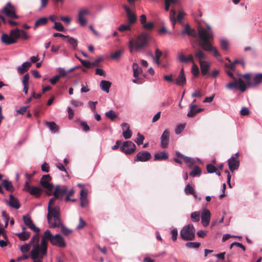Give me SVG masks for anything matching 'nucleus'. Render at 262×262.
Segmentation results:
<instances>
[{"instance_id": "nucleus-55", "label": "nucleus", "mask_w": 262, "mask_h": 262, "mask_svg": "<svg viewBox=\"0 0 262 262\" xmlns=\"http://www.w3.org/2000/svg\"><path fill=\"white\" fill-rule=\"evenodd\" d=\"M122 135L125 139H130L132 136V132L130 129L124 130L122 133Z\"/></svg>"}, {"instance_id": "nucleus-6", "label": "nucleus", "mask_w": 262, "mask_h": 262, "mask_svg": "<svg viewBox=\"0 0 262 262\" xmlns=\"http://www.w3.org/2000/svg\"><path fill=\"white\" fill-rule=\"evenodd\" d=\"M178 59L180 62L182 63H187L188 62H193V65L191 68V73L194 77H198L199 74V69L198 67L194 63L193 57L191 54H189L187 57L182 53H179L178 54Z\"/></svg>"}, {"instance_id": "nucleus-16", "label": "nucleus", "mask_w": 262, "mask_h": 262, "mask_svg": "<svg viewBox=\"0 0 262 262\" xmlns=\"http://www.w3.org/2000/svg\"><path fill=\"white\" fill-rule=\"evenodd\" d=\"M54 222H55V218L51 220V223L50 222H48L50 226L51 227H54V228H58V227H60L61 228V232L62 233L64 234L65 235H69L70 233H72V230L69 229L68 228H67L64 225V224L62 223L61 220V218L60 217V223L59 224L58 226H55L54 225Z\"/></svg>"}, {"instance_id": "nucleus-3", "label": "nucleus", "mask_w": 262, "mask_h": 262, "mask_svg": "<svg viewBox=\"0 0 262 262\" xmlns=\"http://www.w3.org/2000/svg\"><path fill=\"white\" fill-rule=\"evenodd\" d=\"M41 237V243L39 245L42 248L43 254L47 253V241H49L52 245L60 248H64L66 246L63 238L60 234H57L53 235L49 230H46Z\"/></svg>"}, {"instance_id": "nucleus-49", "label": "nucleus", "mask_w": 262, "mask_h": 262, "mask_svg": "<svg viewBox=\"0 0 262 262\" xmlns=\"http://www.w3.org/2000/svg\"><path fill=\"white\" fill-rule=\"evenodd\" d=\"M186 15V13L182 10H180L178 12L177 19L179 23L181 24H183L182 20L183 19L184 16Z\"/></svg>"}, {"instance_id": "nucleus-53", "label": "nucleus", "mask_w": 262, "mask_h": 262, "mask_svg": "<svg viewBox=\"0 0 262 262\" xmlns=\"http://www.w3.org/2000/svg\"><path fill=\"white\" fill-rule=\"evenodd\" d=\"M191 219L194 222H197L200 220V213L198 212H193L191 214Z\"/></svg>"}, {"instance_id": "nucleus-47", "label": "nucleus", "mask_w": 262, "mask_h": 262, "mask_svg": "<svg viewBox=\"0 0 262 262\" xmlns=\"http://www.w3.org/2000/svg\"><path fill=\"white\" fill-rule=\"evenodd\" d=\"M53 28L58 31L63 32L65 30V29L62 24L59 22H55Z\"/></svg>"}, {"instance_id": "nucleus-18", "label": "nucleus", "mask_w": 262, "mask_h": 262, "mask_svg": "<svg viewBox=\"0 0 262 262\" xmlns=\"http://www.w3.org/2000/svg\"><path fill=\"white\" fill-rule=\"evenodd\" d=\"M229 168L231 172L237 170L239 166V160L236 159L234 156L231 157L228 160Z\"/></svg>"}, {"instance_id": "nucleus-8", "label": "nucleus", "mask_w": 262, "mask_h": 262, "mask_svg": "<svg viewBox=\"0 0 262 262\" xmlns=\"http://www.w3.org/2000/svg\"><path fill=\"white\" fill-rule=\"evenodd\" d=\"M134 40V48L136 50H139L147 45L148 36L145 33H142L135 38L131 39Z\"/></svg>"}, {"instance_id": "nucleus-26", "label": "nucleus", "mask_w": 262, "mask_h": 262, "mask_svg": "<svg viewBox=\"0 0 262 262\" xmlns=\"http://www.w3.org/2000/svg\"><path fill=\"white\" fill-rule=\"evenodd\" d=\"M202 111V108H197V106L195 104L191 103L190 105V111L187 113V116L188 117H192L196 114L201 112Z\"/></svg>"}, {"instance_id": "nucleus-25", "label": "nucleus", "mask_w": 262, "mask_h": 262, "mask_svg": "<svg viewBox=\"0 0 262 262\" xmlns=\"http://www.w3.org/2000/svg\"><path fill=\"white\" fill-rule=\"evenodd\" d=\"M60 188L64 187L66 189L65 193L63 194V197L64 195H66V197L65 198V201L66 202H68L71 201L72 202H75L76 201V199H71L70 197L73 196L75 193V191L73 189H71L70 190H68V187L66 186H59Z\"/></svg>"}, {"instance_id": "nucleus-56", "label": "nucleus", "mask_w": 262, "mask_h": 262, "mask_svg": "<svg viewBox=\"0 0 262 262\" xmlns=\"http://www.w3.org/2000/svg\"><path fill=\"white\" fill-rule=\"evenodd\" d=\"M80 126L82 128L83 131L88 132L90 130V127L88 125L86 122L84 121H80Z\"/></svg>"}, {"instance_id": "nucleus-39", "label": "nucleus", "mask_w": 262, "mask_h": 262, "mask_svg": "<svg viewBox=\"0 0 262 262\" xmlns=\"http://www.w3.org/2000/svg\"><path fill=\"white\" fill-rule=\"evenodd\" d=\"M262 82V73L256 74L253 78V85L251 86H256Z\"/></svg>"}, {"instance_id": "nucleus-46", "label": "nucleus", "mask_w": 262, "mask_h": 262, "mask_svg": "<svg viewBox=\"0 0 262 262\" xmlns=\"http://www.w3.org/2000/svg\"><path fill=\"white\" fill-rule=\"evenodd\" d=\"M200 246V243L198 242H188L186 244V246L189 248H198Z\"/></svg>"}, {"instance_id": "nucleus-36", "label": "nucleus", "mask_w": 262, "mask_h": 262, "mask_svg": "<svg viewBox=\"0 0 262 262\" xmlns=\"http://www.w3.org/2000/svg\"><path fill=\"white\" fill-rule=\"evenodd\" d=\"M185 192L187 194L192 195L194 198H197V195L195 193V190L189 184H188L186 186Z\"/></svg>"}, {"instance_id": "nucleus-35", "label": "nucleus", "mask_w": 262, "mask_h": 262, "mask_svg": "<svg viewBox=\"0 0 262 262\" xmlns=\"http://www.w3.org/2000/svg\"><path fill=\"white\" fill-rule=\"evenodd\" d=\"M25 229L26 228L23 227V231L21 233L17 234V236H18L19 238L23 241L27 240L31 235L30 232L25 231Z\"/></svg>"}, {"instance_id": "nucleus-31", "label": "nucleus", "mask_w": 262, "mask_h": 262, "mask_svg": "<svg viewBox=\"0 0 262 262\" xmlns=\"http://www.w3.org/2000/svg\"><path fill=\"white\" fill-rule=\"evenodd\" d=\"M195 57L199 60L200 63L201 61H203V59L206 58V54L200 49H198L194 52Z\"/></svg>"}, {"instance_id": "nucleus-7", "label": "nucleus", "mask_w": 262, "mask_h": 262, "mask_svg": "<svg viewBox=\"0 0 262 262\" xmlns=\"http://www.w3.org/2000/svg\"><path fill=\"white\" fill-rule=\"evenodd\" d=\"M180 236L184 241L193 240L195 237V229L192 224L185 226L181 230Z\"/></svg>"}, {"instance_id": "nucleus-58", "label": "nucleus", "mask_w": 262, "mask_h": 262, "mask_svg": "<svg viewBox=\"0 0 262 262\" xmlns=\"http://www.w3.org/2000/svg\"><path fill=\"white\" fill-rule=\"evenodd\" d=\"M30 249V245L29 244H25L20 247V250L23 253H27Z\"/></svg>"}, {"instance_id": "nucleus-24", "label": "nucleus", "mask_w": 262, "mask_h": 262, "mask_svg": "<svg viewBox=\"0 0 262 262\" xmlns=\"http://www.w3.org/2000/svg\"><path fill=\"white\" fill-rule=\"evenodd\" d=\"M181 34L182 35L187 34L188 36H192L193 37H195L196 36V34L195 31L193 29H191L190 28V25L187 24L185 26L184 29L182 30Z\"/></svg>"}, {"instance_id": "nucleus-42", "label": "nucleus", "mask_w": 262, "mask_h": 262, "mask_svg": "<svg viewBox=\"0 0 262 262\" xmlns=\"http://www.w3.org/2000/svg\"><path fill=\"white\" fill-rule=\"evenodd\" d=\"M123 52L124 49L123 48H121L119 50L116 51L114 53L112 54L111 55V57L113 59H117L121 56Z\"/></svg>"}, {"instance_id": "nucleus-57", "label": "nucleus", "mask_w": 262, "mask_h": 262, "mask_svg": "<svg viewBox=\"0 0 262 262\" xmlns=\"http://www.w3.org/2000/svg\"><path fill=\"white\" fill-rule=\"evenodd\" d=\"M206 168L208 172L209 173H213L216 171V168L211 164H207Z\"/></svg>"}, {"instance_id": "nucleus-59", "label": "nucleus", "mask_w": 262, "mask_h": 262, "mask_svg": "<svg viewBox=\"0 0 262 262\" xmlns=\"http://www.w3.org/2000/svg\"><path fill=\"white\" fill-rule=\"evenodd\" d=\"M58 72L59 75H57L59 76L60 78L65 77L69 73V72L66 71L63 68H59Z\"/></svg>"}, {"instance_id": "nucleus-62", "label": "nucleus", "mask_w": 262, "mask_h": 262, "mask_svg": "<svg viewBox=\"0 0 262 262\" xmlns=\"http://www.w3.org/2000/svg\"><path fill=\"white\" fill-rule=\"evenodd\" d=\"M79 223L77 228L78 229H81L86 225V223L81 217L79 218Z\"/></svg>"}, {"instance_id": "nucleus-23", "label": "nucleus", "mask_w": 262, "mask_h": 262, "mask_svg": "<svg viewBox=\"0 0 262 262\" xmlns=\"http://www.w3.org/2000/svg\"><path fill=\"white\" fill-rule=\"evenodd\" d=\"M88 191L86 189H82L80 191V206L81 207H85L88 204L87 199Z\"/></svg>"}, {"instance_id": "nucleus-28", "label": "nucleus", "mask_w": 262, "mask_h": 262, "mask_svg": "<svg viewBox=\"0 0 262 262\" xmlns=\"http://www.w3.org/2000/svg\"><path fill=\"white\" fill-rule=\"evenodd\" d=\"M9 198V206L16 209H19L20 207V205L18 200L16 198H15L12 194H10Z\"/></svg>"}, {"instance_id": "nucleus-29", "label": "nucleus", "mask_w": 262, "mask_h": 262, "mask_svg": "<svg viewBox=\"0 0 262 262\" xmlns=\"http://www.w3.org/2000/svg\"><path fill=\"white\" fill-rule=\"evenodd\" d=\"M200 64L202 74L203 75H207L210 68V64L207 61H201Z\"/></svg>"}, {"instance_id": "nucleus-20", "label": "nucleus", "mask_w": 262, "mask_h": 262, "mask_svg": "<svg viewBox=\"0 0 262 262\" xmlns=\"http://www.w3.org/2000/svg\"><path fill=\"white\" fill-rule=\"evenodd\" d=\"M169 132L168 129H165L161 137V145L163 148H166L169 143Z\"/></svg>"}, {"instance_id": "nucleus-9", "label": "nucleus", "mask_w": 262, "mask_h": 262, "mask_svg": "<svg viewBox=\"0 0 262 262\" xmlns=\"http://www.w3.org/2000/svg\"><path fill=\"white\" fill-rule=\"evenodd\" d=\"M51 179L49 174H46L41 177L40 181V185L47 189V193L49 195L52 194L53 189V185L49 182Z\"/></svg>"}, {"instance_id": "nucleus-11", "label": "nucleus", "mask_w": 262, "mask_h": 262, "mask_svg": "<svg viewBox=\"0 0 262 262\" xmlns=\"http://www.w3.org/2000/svg\"><path fill=\"white\" fill-rule=\"evenodd\" d=\"M136 149L135 144L130 141H127L123 142L120 147V150L126 155H130Z\"/></svg>"}, {"instance_id": "nucleus-50", "label": "nucleus", "mask_w": 262, "mask_h": 262, "mask_svg": "<svg viewBox=\"0 0 262 262\" xmlns=\"http://www.w3.org/2000/svg\"><path fill=\"white\" fill-rule=\"evenodd\" d=\"M220 46L223 50H227L229 47L228 42L225 39H221L220 41Z\"/></svg>"}, {"instance_id": "nucleus-21", "label": "nucleus", "mask_w": 262, "mask_h": 262, "mask_svg": "<svg viewBox=\"0 0 262 262\" xmlns=\"http://www.w3.org/2000/svg\"><path fill=\"white\" fill-rule=\"evenodd\" d=\"M210 212L208 210H205L203 211L201 215L202 223L204 226H207L210 220Z\"/></svg>"}, {"instance_id": "nucleus-2", "label": "nucleus", "mask_w": 262, "mask_h": 262, "mask_svg": "<svg viewBox=\"0 0 262 262\" xmlns=\"http://www.w3.org/2000/svg\"><path fill=\"white\" fill-rule=\"evenodd\" d=\"M207 30L201 27L198 28V36L200 39L199 45L203 50L212 53L215 57H220V54L217 49L212 44L213 34L211 28L207 25Z\"/></svg>"}, {"instance_id": "nucleus-1", "label": "nucleus", "mask_w": 262, "mask_h": 262, "mask_svg": "<svg viewBox=\"0 0 262 262\" xmlns=\"http://www.w3.org/2000/svg\"><path fill=\"white\" fill-rule=\"evenodd\" d=\"M66 189L64 187L60 188L59 185L56 186L54 191L52 192L53 197L52 198L48 203L47 220L51 223V220L55 218L54 225L58 226L60 223V208L55 205L56 199L61 200L63 198V194L65 193Z\"/></svg>"}, {"instance_id": "nucleus-17", "label": "nucleus", "mask_w": 262, "mask_h": 262, "mask_svg": "<svg viewBox=\"0 0 262 262\" xmlns=\"http://www.w3.org/2000/svg\"><path fill=\"white\" fill-rule=\"evenodd\" d=\"M123 8L125 10L128 21L129 24H134L137 21V16L134 12H133L131 9L126 5H124Z\"/></svg>"}, {"instance_id": "nucleus-40", "label": "nucleus", "mask_w": 262, "mask_h": 262, "mask_svg": "<svg viewBox=\"0 0 262 262\" xmlns=\"http://www.w3.org/2000/svg\"><path fill=\"white\" fill-rule=\"evenodd\" d=\"M201 173V169L198 166H195L192 170L190 172L189 175L191 177H194L200 175Z\"/></svg>"}, {"instance_id": "nucleus-61", "label": "nucleus", "mask_w": 262, "mask_h": 262, "mask_svg": "<svg viewBox=\"0 0 262 262\" xmlns=\"http://www.w3.org/2000/svg\"><path fill=\"white\" fill-rule=\"evenodd\" d=\"M250 114L249 109L246 107H243L240 111V114L242 116H248Z\"/></svg>"}, {"instance_id": "nucleus-27", "label": "nucleus", "mask_w": 262, "mask_h": 262, "mask_svg": "<svg viewBox=\"0 0 262 262\" xmlns=\"http://www.w3.org/2000/svg\"><path fill=\"white\" fill-rule=\"evenodd\" d=\"M25 191L29 192L32 195L38 197L40 196L42 190L39 187L31 186L29 189H26Z\"/></svg>"}, {"instance_id": "nucleus-33", "label": "nucleus", "mask_w": 262, "mask_h": 262, "mask_svg": "<svg viewBox=\"0 0 262 262\" xmlns=\"http://www.w3.org/2000/svg\"><path fill=\"white\" fill-rule=\"evenodd\" d=\"M111 82L106 80H102L100 82V86L101 89L106 93H108L111 86Z\"/></svg>"}, {"instance_id": "nucleus-5", "label": "nucleus", "mask_w": 262, "mask_h": 262, "mask_svg": "<svg viewBox=\"0 0 262 262\" xmlns=\"http://www.w3.org/2000/svg\"><path fill=\"white\" fill-rule=\"evenodd\" d=\"M1 13L11 19H18L19 16L16 14V7L10 2H8L1 9Z\"/></svg>"}, {"instance_id": "nucleus-63", "label": "nucleus", "mask_w": 262, "mask_h": 262, "mask_svg": "<svg viewBox=\"0 0 262 262\" xmlns=\"http://www.w3.org/2000/svg\"><path fill=\"white\" fill-rule=\"evenodd\" d=\"M29 107V106H22L19 109L17 110L16 112L17 114H21L24 115L27 111V108Z\"/></svg>"}, {"instance_id": "nucleus-13", "label": "nucleus", "mask_w": 262, "mask_h": 262, "mask_svg": "<svg viewBox=\"0 0 262 262\" xmlns=\"http://www.w3.org/2000/svg\"><path fill=\"white\" fill-rule=\"evenodd\" d=\"M151 155L147 151L143 150L139 152L134 158V162H145L150 160Z\"/></svg>"}, {"instance_id": "nucleus-48", "label": "nucleus", "mask_w": 262, "mask_h": 262, "mask_svg": "<svg viewBox=\"0 0 262 262\" xmlns=\"http://www.w3.org/2000/svg\"><path fill=\"white\" fill-rule=\"evenodd\" d=\"M138 137L135 140V142L138 145H140L143 143V142L144 140V137L143 135H141L140 133H138L137 134Z\"/></svg>"}, {"instance_id": "nucleus-37", "label": "nucleus", "mask_w": 262, "mask_h": 262, "mask_svg": "<svg viewBox=\"0 0 262 262\" xmlns=\"http://www.w3.org/2000/svg\"><path fill=\"white\" fill-rule=\"evenodd\" d=\"M48 19L46 17H41L37 19L34 24V29H36L39 26L46 25L48 22Z\"/></svg>"}, {"instance_id": "nucleus-10", "label": "nucleus", "mask_w": 262, "mask_h": 262, "mask_svg": "<svg viewBox=\"0 0 262 262\" xmlns=\"http://www.w3.org/2000/svg\"><path fill=\"white\" fill-rule=\"evenodd\" d=\"M234 80V81L227 84L226 88L229 90L239 89L242 92L246 91V84L241 78H239L238 80L235 79V80Z\"/></svg>"}, {"instance_id": "nucleus-52", "label": "nucleus", "mask_w": 262, "mask_h": 262, "mask_svg": "<svg viewBox=\"0 0 262 262\" xmlns=\"http://www.w3.org/2000/svg\"><path fill=\"white\" fill-rule=\"evenodd\" d=\"M154 27V24L153 22H148L145 23L142 25V28L146 30H151Z\"/></svg>"}, {"instance_id": "nucleus-54", "label": "nucleus", "mask_w": 262, "mask_h": 262, "mask_svg": "<svg viewBox=\"0 0 262 262\" xmlns=\"http://www.w3.org/2000/svg\"><path fill=\"white\" fill-rule=\"evenodd\" d=\"M244 51L245 52H250L252 55H253V56L256 55L257 53H256V50L252 47H250V46L246 47L244 48Z\"/></svg>"}, {"instance_id": "nucleus-4", "label": "nucleus", "mask_w": 262, "mask_h": 262, "mask_svg": "<svg viewBox=\"0 0 262 262\" xmlns=\"http://www.w3.org/2000/svg\"><path fill=\"white\" fill-rule=\"evenodd\" d=\"M30 244L32 246V250L31 251V257L33 260V262H42L43 257L47 254L42 253V248L40 246L37 235L32 237Z\"/></svg>"}, {"instance_id": "nucleus-32", "label": "nucleus", "mask_w": 262, "mask_h": 262, "mask_svg": "<svg viewBox=\"0 0 262 262\" xmlns=\"http://www.w3.org/2000/svg\"><path fill=\"white\" fill-rule=\"evenodd\" d=\"M168 158V155L165 152H159L154 155L155 161L165 160Z\"/></svg>"}, {"instance_id": "nucleus-34", "label": "nucleus", "mask_w": 262, "mask_h": 262, "mask_svg": "<svg viewBox=\"0 0 262 262\" xmlns=\"http://www.w3.org/2000/svg\"><path fill=\"white\" fill-rule=\"evenodd\" d=\"M3 186L8 191L13 192L14 190V187L11 182L7 180H4L2 183Z\"/></svg>"}, {"instance_id": "nucleus-51", "label": "nucleus", "mask_w": 262, "mask_h": 262, "mask_svg": "<svg viewBox=\"0 0 262 262\" xmlns=\"http://www.w3.org/2000/svg\"><path fill=\"white\" fill-rule=\"evenodd\" d=\"M130 25L131 24H123L120 25L119 28H118V30L120 32H123L126 30H130Z\"/></svg>"}, {"instance_id": "nucleus-22", "label": "nucleus", "mask_w": 262, "mask_h": 262, "mask_svg": "<svg viewBox=\"0 0 262 262\" xmlns=\"http://www.w3.org/2000/svg\"><path fill=\"white\" fill-rule=\"evenodd\" d=\"M186 80L184 75V70L182 69L180 72L176 79V84L178 85L183 86L186 84Z\"/></svg>"}, {"instance_id": "nucleus-43", "label": "nucleus", "mask_w": 262, "mask_h": 262, "mask_svg": "<svg viewBox=\"0 0 262 262\" xmlns=\"http://www.w3.org/2000/svg\"><path fill=\"white\" fill-rule=\"evenodd\" d=\"M66 38H67V42L70 43L73 48L75 49L77 46V41L74 38L66 36Z\"/></svg>"}, {"instance_id": "nucleus-12", "label": "nucleus", "mask_w": 262, "mask_h": 262, "mask_svg": "<svg viewBox=\"0 0 262 262\" xmlns=\"http://www.w3.org/2000/svg\"><path fill=\"white\" fill-rule=\"evenodd\" d=\"M90 14V11L86 8L79 10L78 13V23L81 26H84L87 23L86 16Z\"/></svg>"}, {"instance_id": "nucleus-15", "label": "nucleus", "mask_w": 262, "mask_h": 262, "mask_svg": "<svg viewBox=\"0 0 262 262\" xmlns=\"http://www.w3.org/2000/svg\"><path fill=\"white\" fill-rule=\"evenodd\" d=\"M11 34L16 38V40L18 38H21L23 40H28L29 38V36L27 32L22 29H18V28L11 30Z\"/></svg>"}, {"instance_id": "nucleus-41", "label": "nucleus", "mask_w": 262, "mask_h": 262, "mask_svg": "<svg viewBox=\"0 0 262 262\" xmlns=\"http://www.w3.org/2000/svg\"><path fill=\"white\" fill-rule=\"evenodd\" d=\"M46 124L52 131L56 132L58 130V126L54 122H47Z\"/></svg>"}, {"instance_id": "nucleus-60", "label": "nucleus", "mask_w": 262, "mask_h": 262, "mask_svg": "<svg viewBox=\"0 0 262 262\" xmlns=\"http://www.w3.org/2000/svg\"><path fill=\"white\" fill-rule=\"evenodd\" d=\"M242 77L247 80V81L246 82V84L248 85H250H250H253L252 82L250 81L251 75L250 74H244L242 76Z\"/></svg>"}, {"instance_id": "nucleus-45", "label": "nucleus", "mask_w": 262, "mask_h": 262, "mask_svg": "<svg viewBox=\"0 0 262 262\" xmlns=\"http://www.w3.org/2000/svg\"><path fill=\"white\" fill-rule=\"evenodd\" d=\"M105 116L111 120L113 121L117 117V115L113 110H110L105 113Z\"/></svg>"}, {"instance_id": "nucleus-19", "label": "nucleus", "mask_w": 262, "mask_h": 262, "mask_svg": "<svg viewBox=\"0 0 262 262\" xmlns=\"http://www.w3.org/2000/svg\"><path fill=\"white\" fill-rule=\"evenodd\" d=\"M2 41L7 45H12L16 43V38L12 36L10 33V35L3 33L1 37Z\"/></svg>"}, {"instance_id": "nucleus-14", "label": "nucleus", "mask_w": 262, "mask_h": 262, "mask_svg": "<svg viewBox=\"0 0 262 262\" xmlns=\"http://www.w3.org/2000/svg\"><path fill=\"white\" fill-rule=\"evenodd\" d=\"M23 220L24 221V223L31 230L36 232V234L34 235L35 236L37 235L38 237V241H39V229L36 227L33 224L32 221L31 220L30 217L29 215H23Z\"/></svg>"}, {"instance_id": "nucleus-30", "label": "nucleus", "mask_w": 262, "mask_h": 262, "mask_svg": "<svg viewBox=\"0 0 262 262\" xmlns=\"http://www.w3.org/2000/svg\"><path fill=\"white\" fill-rule=\"evenodd\" d=\"M31 66L30 62H24L20 67L17 68V71L20 74H23L27 72Z\"/></svg>"}, {"instance_id": "nucleus-64", "label": "nucleus", "mask_w": 262, "mask_h": 262, "mask_svg": "<svg viewBox=\"0 0 262 262\" xmlns=\"http://www.w3.org/2000/svg\"><path fill=\"white\" fill-rule=\"evenodd\" d=\"M80 61L82 66L86 68H90L92 66L91 63L89 61L80 59Z\"/></svg>"}, {"instance_id": "nucleus-44", "label": "nucleus", "mask_w": 262, "mask_h": 262, "mask_svg": "<svg viewBox=\"0 0 262 262\" xmlns=\"http://www.w3.org/2000/svg\"><path fill=\"white\" fill-rule=\"evenodd\" d=\"M176 11L174 10L171 9L170 12V16H169V17H170V20L172 22V26H173V28H174L175 25H176V22H177V19H176Z\"/></svg>"}, {"instance_id": "nucleus-38", "label": "nucleus", "mask_w": 262, "mask_h": 262, "mask_svg": "<svg viewBox=\"0 0 262 262\" xmlns=\"http://www.w3.org/2000/svg\"><path fill=\"white\" fill-rule=\"evenodd\" d=\"M133 69L134 71V77L138 78L140 73L142 72V69L139 68V65L137 63L133 64Z\"/></svg>"}]
</instances>
